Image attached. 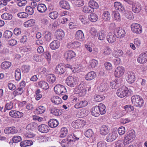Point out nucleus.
<instances>
[{
    "label": "nucleus",
    "instance_id": "nucleus-45",
    "mask_svg": "<svg viewBox=\"0 0 147 147\" xmlns=\"http://www.w3.org/2000/svg\"><path fill=\"white\" fill-rule=\"evenodd\" d=\"M13 16L11 14L5 13L1 15V18L3 20H9L12 18Z\"/></svg>",
    "mask_w": 147,
    "mask_h": 147
},
{
    "label": "nucleus",
    "instance_id": "nucleus-44",
    "mask_svg": "<svg viewBox=\"0 0 147 147\" xmlns=\"http://www.w3.org/2000/svg\"><path fill=\"white\" fill-rule=\"evenodd\" d=\"M124 14L126 18L128 19L131 20L134 18L132 12L129 10H126Z\"/></svg>",
    "mask_w": 147,
    "mask_h": 147
},
{
    "label": "nucleus",
    "instance_id": "nucleus-56",
    "mask_svg": "<svg viewBox=\"0 0 147 147\" xmlns=\"http://www.w3.org/2000/svg\"><path fill=\"white\" fill-rule=\"evenodd\" d=\"M15 77L17 81H19L21 78L20 70L19 69H16L15 72Z\"/></svg>",
    "mask_w": 147,
    "mask_h": 147
},
{
    "label": "nucleus",
    "instance_id": "nucleus-5",
    "mask_svg": "<svg viewBox=\"0 0 147 147\" xmlns=\"http://www.w3.org/2000/svg\"><path fill=\"white\" fill-rule=\"evenodd\" d=\"M55 92L59 95H64L67 92V90L65 87L60 84L56 86L54 88Z\"/></svg>",
    "mask_w": 147,
    "mask_h": 147
},
{
    "label": "nucleus",
    "instance_id": "nucleus-27",
    "mask_svg": "<svg viewBox=\"0 0 147 147\" xmlns=\"http://www.w3.org/2000/svg\"><path fill=\"white\" fill-rule=\"evenodd\" d=\"M109 129L107 126L102 125L100 128V133L102 135H105L109 132Z\"/></svg>",
    "mask_w": 147,
    "mask_h": 147
},
{
    "label": "nucleus",
    "instance_id": "nucleus-53",
    "mask_svg": "<svg viewBox=\"0 0 147 147\" xmlns=\"http://www.w3.org/2000/svg\"><path fill=\"white\" fill-rule=\"evenodd\" d=\"M126 144L123 140H119L116 141L115 144V147H124Z\"/></svg>",
    "mask_w": 147,
    "mask_h": 147
},
{
    "label": "nucleus",
    "instance_id": "nucleus-38",
    "mask_svg": "<svg viewBox=\"0 0 147 147\" xmlns=\"http://www.w3.org/2000/svg\"><path fill=\"white\" fill-rule=\"evenodd\" d=\"M59 4L61 7L63 8L68 9L70 8V6L69 3L65 1H61L59 2Z\"/></svg>",
    "mask_w": 147,
    "mask_h": 147
},
{
    "label": "nucleus",
    "instance_id": "nucleus-51",
    "mask_svg": "<svg viewBox=\"0 0 147 147\" xmlns=\"http://www.w3.org/2000/svg\"><path fill=\"white\" fill-rule=\"evenodd\" d=\"M88 5L90 7L92 8L93 9L94 8H98V5L97 3L93 0H90L89 2Z\"/></svg>",
    "mask_w": 147,
    "mask_h": 147
},
{
    "label": "nucleus",
    "instance_id": "nucleus-31",
    "mask_svg": "<svg viewBox=\"0 0 147 147\" xmlns=\"http://www.w3.org/2000/svg\"><path fill=\"white\" fill-rule=\"evenodd\" d=\"M48 125L51 127L54 128L57 127L59 125L58 121L55 119H50L48 123Z\"/></svg>",
    "mask_w": 147,
    "mask_h": 147
},
{
    "label": "nucleus",
    "instance_id": "nucleus-9",
    "mask_svg": "<svg viewBox=\"0 0 147 147\" xmlns=\"http://www.w3.org/2000/svg\"><path fill=\"white\" fill-rule=\"evenodd\" d=\"M76 56V53L72 50H70L66 51L65 53V57L69 61H71L75 58Z\"/></svg>",
    "mask_w": 147,
    "mask_h": 147
},
{
    "label": "nucleus",
    "instance_id": "nucleus-37",
    "mask_svg": "<svg viewBox=\"0 0 147 147\" xmlns=\"http://www.w3.org/2000/svg\"><path fill=\"white\" fill-rule=\"evenodd\" d=\"M111 16L109 12L107 11H104L102 15V18L104 21H108L110 20Z\"/></svg>",
    "mask_w": 147,
    "mask_h": 147
},
{
    "label": "nucleus",
    "instance_id": "nucleus-22",
    "mask_svg": "<svg viewBox=\"0 0 147 147\" xmlns=\"http://www.w3.org/2000/svg\"><path fill=\"white\" fill-rule=\"evenodd\" d=\"M98 106H95L92 107L91 109V112L92 115L96 117H98L100 114Z\"/></svg>",
    "mask_w": 147,
    "mask_h": 147
},
{
    "label": "nucleus",
    "instance_id": "nucleus-23",
    "mask_svg": "<svg viewBox=\"0 0 147 147\" xmlns=\"http://www.w3.org/2000/svg\"><path fill=\"white\" fill-rule=\"evenodd\" d=\"M75 36L76 40L80 41L83 40L84 38V33L81 30H78L76 32Z\"/></svg>",
    "mask_w": 147,
    "mask_h": 147
},
{
    "label": "nucleus",
    "instance_id": "nucleus-32",
    "mask_svg": "<svg viewBox=\"0 0 147 147\" xmlns=\"http://www.w3.org/2000/svg\"><path fill=\"white\" fill-rule=\"evenodd\" d=\"M51 102L56 105H58L62 102L61 98L57 96H53L51 98Z\"/></svg>",
    "mask_w": 147,
    "mask_h": 147
},
{
    "label": "nucleus",
    "instance_id": "nucleus-15",
    "mask_svg": "<svg viewBox=\"0 0 147 147\" xmlns=\"http://www.w3.org/2000/svg\"><path fill=\"white\" fill-rule=\"evenodd\" d=\"M116 37L114 32L113 33L110 32L107 36V39L109 43H112L116 41Z\"/></svg>",
    "mask_w": 147,
    "mask_h": 147
},
{
    "label": "nucleus",
    "instance_id": "nucleus-35",
    "mask_svg": "<svg viewBox=\"0 0 147 147\" xmlns=\"http://www.w3.org/2000/svg\"><path fill=\"white\" fill-rule=\"evenodd\" d=\"M56 78L53 74H50L47 76V81L50 84L54 83L56 81Z\"/></svg>",
    "mask_w": 147,
    "mask_h": 147
},
{
    "label": "nucleus",
    "instance_id": "nucleus-10",
    "mask_svg": "<svg viewBox=\"0 0 147 147\" xmlns=\"http://www.w3.org/2000/svg\"><path fill=\"white\" fill-rule=\"evenodd\" d=\"M126 80L129 83H132L135 81L136 76L134 73L132 71H129L127 73Z\"/></svg>",
    "mask_w": 147,
    "mask_h": 147
},
{
    "label": "nucleus",
    "instance_id": "nucleus-2",
    "mask_svg": "<svg viewBox=\"0 0 147 147\" xmlns=\"http://www.w3.org/2000/svg\"><path fill=\"white\" fill-rule=\"evenodd\" d=\"M131 100L133 105L138 107H141L144 104L143 99L141 96L137 95L132 96L131 97Z\"/></svg>",
    "mask_w": 147,
    "mask_h": 147
},
{
    "label": "nucleus",
    "instance_id": "nucleus-16",
    "mask_svg": "<svg viewBox=\"0 0 147 147\" xmlns=\"http://www.w3.org/2000/svg\"><path fill=\"white\" fill-rule=\"evenodd\" d=\"M55 71L56 74H62L65 71V67L61 64H59L56 66Z\"/></svg>",
    "mask_w": 147,
    "mask_h": 147
},
{
    "label": "nucleus",
    "instance_id": "nucleus-6",
    "mask_svg": "<svg viewBox=\"0 0 147 147\" xmlns=\"http://www.w3.org/2000/svg\"><path fill=\"white\" fill-rule=\"evenodd\" d=\"M116 36L119 38H124L126 34L125 30L124 29L120 28H117L114 30Z\"/></svg>",
    "mask_w": 147,
    "mask_h": 147
},
{
    "label": "nucleus",
    "instance_id": "nucleus-52",
    "mask_svg": "<svg viewBox=\"0 0 147 147\" xmlns=\"http://www.w3.org/2000/svg\"><path fill=\"white\" fill-rule=\"evenodd\" d=\"M88 111L85 109H82L81 111L78 112L79 117L82 118L87 116L88 113Z\"/></svg>",
    "mask_w": 147,
    "mask_h": 147
},
{
    "label": "nucleus",
    "instance_id": "nucleus-57",
    "mask_svg": "<svg viewBox=\"0 0 147 147\" xmlns=\"http://www.w3.org/2000/svg\"><path fill=\"white\" fill-rule=\"evenodd\" d=\"M112 52L111 49L108 47H106L103 50L102 54L105 56L108 55L110 54Z\"/></svg>",
    "mask_w": 147,
    "mask_h": 147
},
{
    "label": "nucleus",
    "instance_id": "nucleus-61",
    "mask_svg": "<svg viewBox=\"0 0 147 147\" xmlns=\"http://www.w3.org/2000/svg\"><path fill=\"white\" fill-rule=\"evenodd\" d=\"M24 91V90L19 87L13 92V94L15 96L21 95L23 92Z\"/></svg>",
    "mask_w": 147,
    "mask_h": 147
},
{
    "label": "nucleus",
    "instance_id": "nucleus-21",
    "mask_svg": "<svg viewBox=\"0 0 147 147\" xmlns=\"http://www.w3.org/2000/svg\"><path fill=\"white\" fill-rule=\"evenodd\" d=\"M96 74L94 71H91L88 73L85 76V79L88 81L91 80L96 77Z\"/></svg>",
    "mask_w": 147,
    "mask_h": 147
},
{
    "label": "nucleus",
    "instance_id": "nucleus-54",
    "mask_svg": "<svg viewBox=\"0 0 147 147\" xmlns=\"http://www.w3.org/2000/svg\"><path fill=\"white\" fill-rule=\"evenodd\" d=\"M88 18L89 20L91 22H95L97 21L98 18V16L96 14L92 13L88 16Z\"/></svg>",
    "mask_w": 147,
    "mask_h": 147
},
{
    "label": "nucleus",
    "instance_id": "nucleus-59",
    "mask_svg": "<svg viewBox=\"0 0 147 147\" xmlns=\"http://www.w3.org/2000/svg\"><path fill=\"white\" fill-rule=\"evenodd\" d=\"M82 11L85 13H91L93 11V9L89 6H85L82 9Z\"/></svg>",
    "mask_w": 147,
    "mask_h": 147
},
{
    "label": "nucleus",
    "instance_id": "nucleus-40",
    "mask_svg": "<svg viewBox=\"0 0 147 147\" xmlns=\"http://www.w3.org/2000/svg\"><path fill=\"white\" fill-rule=\"evenodd\" d=\"M38 11L40 13H44L47 9L46 5L44 4H38L37 6Z\"/></svg>",
    "mask_w": 147,
    "mask_h": 147
},
{
    "label": "nucleus",
    "instance_id": "nucleus-48",
    "mask_svg": "<svg viewBox=\"0 0 147 147\" xmlns=\"http://www.w3.org/2000/svg\"><path fill=\"white\" fill-rule=\"evenodd\" d=\"M11 63L8 61H5L2 63L1 65V68L4 69L9 68L11 66Z\"/></svg>",
    "mask_w": 147,
    "mask_h": 147
},
{
    "label": "nucleus",
    "instance_id": "nucleus-13",
    "mask_svg": "<svg viewBox=\"0 0 147 147\" xmlns=\"http://www.w3.org/2000/svg\"><path fill=\"white\" fill-rule=\"evenodd\" d=\"M125 72L124 67L122 66L117 67L115 69L114 74L115 77L119 78Z\"/></svg>",
    "mask_w": 147,
    "mask_h": 147
},
{
    "label": "nucleus",
    "instance_id": "nucleus-33",
    "mask_svg": "<svg viewBox=\"0 0 147 147\" xmlns=\"http://www.w3.org/2000/svg\"><path fill=\"white\" fill-rule=\"evenodd\" d=\"M106 36V32L103 30H101L99 31L97 34L98 39L100 40H104Z\"/></svg>",
    "mask_w": 147,
    "mask_h": 147
},
{
    "label": "nucleus",
    "instance_id": "nucleus-8",
    "mask_svg": "<svg viewBox=\"0 0 147 147\" xmlns=\"http://www.w3.org/2000/svg\"><path fill=\"white\" fill-rule=\"evenodd\" d=\"M131 27L132 31L134 33L137 34H139L142 32V26L138 24H132L131 25Z\"/></svg>",
    "mask_w": 147,
    "mask_h": 147
},
{
    "label": "nucleus",
    "instance_id": "nucleus-7",
    "mask_svg": "<svg viewBox=\"0 0 147 147\" xmlns=\"http://www.w3.org/2000/svg\"><path fill=\"white\" fill-rule=\"evenodd\" d=\"M86 124V121L82 119H78L73 122L71 125L74 128L78 129L83 127Z\"/></svg>",
    "mask_w": 147,
    "mask_h": 147
},
{
    "label": "nucleus",
    "instance_id": "nucleus-42",
    "mask_svg": "<svg viewBox=\"0 0 147 147\" xmlns=\"http://www.w3.org/2000/svg\"><path fill=\"white\" fill-rule=\"evenodd\" d=\"M50 111L51 114L56 116L60 115L62 114L61 110L59 109H51Z\"/></svg>",
    "mask_w": 147,
    "mask_h": 147
},
{
    "label": "nucleus",
    "instance_id": "nucleus-12",
    "mask_svg": "<svg viewBox=\"0 0 147 147\" xmlns=\"http://www.w3.org/2000/svg\"><path fill=\"white\" fill-rule=\"evenodd\" d=\"M138 62L140 63H144L147 61V52L141 53L137 59Z\"/></svg>",
    "mask_w": 147,
    "mask_h": 147
},
{
    "label": "nucleus",
    "instance_id": "nucleus-47",
    "mask_svg": "<svg viewBox=\"0 0 147 147\" xmlns=\"http://www.w3.org/2000/svg\"><path fill=\"white\" fill-rule=\"evenodd\" d=\"M105 97L102 95L96 94L94 96L93 100L96 102H100L103 100Z\"/></svg>",
    "mask_w": 147,
    "mask_h": 147
},
{
    "label": "nucleus",
    "instance_id": "nucleus-14",
    "mask_svg": "<svg viewBox=\"0 0 147 147\" xmlns=\"http://www.w3.org/2000/svg\"><path fill=\"white\" fill-rule=\"evenodd\" d=\"M118 136V134L115 131L110 133L106 137V140L109 142H112L117 138Z\"/></svg>",
    "mask_w": 147,
    "mask_h": 147
},
{
    "label": "nucleus",
    "instance_id": "nucleus-4",
    "mask_svg": "<svg viewBox=\"0 0 147 147\" xmlns=\"http://www.w3.org/2000/svg\"><path fill=\"white\" fill-rule=\"evenodd\" d=\"M136 137L135 132L134 130H131L128 134L125 136V143L126 144H128L132 142Z\"/></svg>",
    "mask_w": 147,
    "mask_h": 147
},
{
    "label": "nucleus",
    "instance_id": "nucleus-26",
    "mask_svg": "<svg viewBox=\"0 0 147 147\" xmlns=\"http://www.w3.org/2000/svg\"><path fill=\"white\" fill-rule=\"evenodd\" d=\"M125 111L124 110H119L117 111L113 115V118L115 119L122 117L125 114Z\"/></svg>",
    "mask_w": 147,
    "mask_h": 147
},
{
    "label": "nucleus",
    "instance_id": "nucleus-63",
    "mask_svg": "<svg viewBox=\"0 0 147 147\" xmlns=\"http://www.w3.org/2000/svg\"><path fill=\"white\" fill-rule=\"evenodd\" d=\"M123 54L122 51L120 49H117L115 51V53L113 54V56L115 57L122 56Z\"/></svg>",
    "mask_w": 147,
    "mask_h": 147
},
{
    "label": "nucleus",
    "instance_id": "nucleus-64",
    "mask_svg": "<svg viewBox=\"0 0 147 147\" xmlns=\"http://www.w3.org/2000/svg\"><path fill=\"white\" fill-rule=\"evenodd\" d=\"M12 34L13 33L11 31L9 30H6L3 36L6 38H9L12 36Z\"/></svg>",
    "mask_w": 147,
    "mask_h": 147
},
{
    "label": "nucleus",
    "instance_id": "nucleus-50",
    "mask_svg": "<svg viewBox=\"0 0 147 147\" xmlns=\"http://www.w3.org/2000/svg\"><path fill=\"white\" fill-rule=\"evenodd\" d=\"M98 107L100 114L102 115L104 114L106 112V107L105 105L102 103H100L99 104Z\"/></svg>",
    "mask_w": 147,
    "mask_h": 147
},
{
    "label": "nucleus",
    "instance_id": "nucleus-58",
    "mask_svg": "<svg viewBox=\"0 0 147 147\" xmlns=\"http://www.w3.org/2000/svg\"><path fill=\"white\" fill-rule=\"evenodd\" d=\"M58 13L57 11L51 12L49 14V17L52 19H55L57 18Z\"/></svg>",
    "mask_w": 147,
    "mask_h": 147
},
{
    "label": "nucleus",
    "instance_id": "nucleus-28",
    "mask_svg": "<svg viewBox=\"0 0 147 147\" xmlns=\"http://www.w3.org/2000/svg\"><path fill=\"white\" fill-rule=\"evenodd\" d=\"M56 38L59 40H62L64 38L65 33L64 31L61 30H59L57 31L56 32Z\"/></svg>",
    "mask_w": 147,
    "mask_h": 147
},
{
    "label": "nucleus",
    "instance_id": "nucleus-36",
    "mask_svg": "<svg viewBox=\"0 0 147 147\" xmlns=\"http://www.w3.org/2000/svg\"><path fill=\"white\" fill-rule=\"evenodd\" d=\"M83 68V66L80 64H77L74 65L73 67L72 71L74 73L80 72Z\"/></svg>",
    "mask_w": 147,
    "mask_h": 147
},
{
    "label": "nucleus",
    "instance_id": "nucleus-25",
    "mask_svg": "<svg viewBox=\"0 0 147 147\" xmlns=\"http://www.w3.org/2000/svg\"><path fill=\"white\" fill-rule=\"evenodd\" d=\"M60 46V43L57 40H54L50 44V47L52 50H56L59 48Z\"/></svg>",
    "mask_w": 147,
    "mask_h": 147
},
{
    "label": "nucleus",
    "instance_id": "nucleus-24",
    "mask_svg": "<svg viewBox=\"0 0 147 147\" xmlns=\"http://www.w3.org/2000/svg\"><path fill=\"white\" fill-rule=\"evenodd\" d=\"M4 132L5 134H14L17 133L18 130L16 129L15 127H11L5 128L4 130Z\"/></svg>",
    "mask_w": 147,
    "mask_h": 147
},
{
    "label": "nucleus",
    "instance_id": "nucleus-20",
    "mask_svg": "<svg viewBox=\"0 0 147 147\" xmlns=\"http://www.w3.org/2000/svg\"><path fill=\"white\" fill-rule=\"evenodd\" d=\"M85 135L88 138L90 137L93 140V142H94L96 140V137L93 136V133L91 129L87 130L84 133Z\"/></svg>",
    "mask_w": 147,
    "mask_h": 147
},
{
    "label": "nucleus",
    "instance_id": "nucleus-43",
    "mask_svg": "<svg viewBox=\"0 0 147 147\" xmlns=\"http://www.w3.org/2000/svg\"><path fill=\"white\" fill-rule=\"evenodd\" d=\"M39 86L43 89L47 90L49 88L48 84L46 82L40 81L38 83Z\"/></svg>",
    "mask_w": 147,
    "mask_h": 147
},
{
    "label": "nucleus",
    "instance_id": "nucleus-39",
    "mask_svg": "<svg viewBox=\"0 0 147 147\" xmlns=\"http://www.w3.org/2000/svg\"><path fill=\"white\" fill-rule=\"evenodd\" d=\"M35 23V21L33 19H30L24 22V26L28 28L33 26Z\"/></svg>",
    "mask_w": 147,
    "mask_h": 147
},
{
    "label": "nucleus",
    "instance_id": "nucleus-29",
    "mask_svg": "<svg viewBox=\"0 0 147 147\" xmlns=\"http://www.w3.org/2000/svg\"><path fill=\"white\" fill-rule=\"evenodd\" d=\"M132 5V10L134 13H138L141 10V7L139 3H134Z\"/></svg>",
    "mask_w": 147,
    "mask_h": 147
},
{
    "label": "nucleus",
    "instance_id": "nucleus-17",
    "mask_svg": "<svg viewBox=\"0 0 147 147\" xmlns=\"http://www.w3.org/2000/svg\"><path fill=\"white\" fill-rule=\"evenodd\" d=\"M9 115L14 118H21L24 115L23 113L16 111L11 110L9 113Z\"/></svg>",
    "mask_w": 147,
    "mask_h": 147
},
{
    "label": "nucleus",
    "instance_id": "nucleus-34",
    "mask_svg": "<svg viewBox=\"0 0 147 147\" xmlns=\"http://www.w3.org/2000/svg\"><path fill=\"white\" fill-rule=\"evenodd\" d=\"M108 84L106 83H102L98 86V90L100 92L105 91L108 89Z\"/></svg>",
    "mask_w": 147,
    "mask_h": 147
},
{
    "label": "nucleus",
    "instance_id": "nucleus-1",
    "mask_svg": "<svg viewBox=\"0 0 147 147\" xmlns=\"http://www.w3.org/2000/svg\"><path fill=\"white\" fill-rule=\"evenodd\" d=\"M132 92L126 86H123L117 90L116 94L118 97L122 98L127 96L129 93L131 94Z\"/></svg>",
    "mask_w": 147,
    "mask_h": 147
},
{
    "label": "nucleus",
    "instance_id": "nucleus-30",
    "mask_svg": "<svg viewBox=\"0 0 147 147\" xmlns=\"http://www.w3.org/2000/svg\"><path fill=\"white\" fill-rule=\"evenodd\" d=\"M80 46V43L78 41H72L69 43L67 45L68 48L72 49L76 48Z\"/></svg>",
    "mask_w": 147,
    "mask_h": 147
},
{
    "label": "nucleus",
    "instance_id": "nucleus-60",
    "mask_svg": "<svg viewBox=\"0 0 147 147\" xmlns=\"http://www.w3.org/2000/svg\"><path fill=\"white\" fill-rule=\"evenodd\" d=\"M112 15L114 20L117 21H119L120 20V15L118 12L114 11Z\"/></svg>",
    "mask_w": 147,
    "mask_h": 147
},
{
    "label": "nucleus",
    "instance_id": "nucleus-62",
    "mask_svg": "<svg viewBox=\"0 0 147 147\" xmlns=\"http://www.w3.org/2000/svg\"><path fill=\"white\" fill-rule=\"evenodd\" d=\"M26 13H27L28 15H32L34 13V10L32 7L30 6H27L26 7L25 9Z\"/></svg>",
    "mask_w": 147,
    "mask_h": 147
},
{
    "label": "nucleus",
    "instance_id": "nucleus-19",
    "mask_svg": "<svg viewBox=\"0 0 147 147\" xmlns=\"http://www.w3.org/2000/svg\"><path fill=\"white\" fill-rule=\"evenodd\" d=\"M88 104V102L87 101L82 100L77 102L75 105L74 107L76 109H78L86 107Z\"/></svg>",
    "mask_w": 147,
    "mask_h": 147
},
{
    "label": "nucleus",
    "instance_id": "nucleus-18",
    "mask_svg": "<svg viewBox=\"0 0 147 147\" xmlns=\"http://www.w3.org/2000/svg\"><path fill=\"white\" fill-rule=\"evenodd\" d=\"M38 131L43 133H47L49 130V126L45 124H41L39 125L38 127Z\"/></svg>",
    "mask_w": 147,
    "mask_h": 147
},
{
    "label": "nucleus",
    "instance_id": "nucleus-41",
    "mask_svg": "<svg viewBox=\"0 0 147 147\" xmlns=\"http://www.w3.org/2000/svg\"><path fill=\"white\" fill-rule=\"evenodd\" d=\"M110 86L112 89H116L118 88L120 85V81L117 80L115 81H113L110 83Z\"/></svg>",
    "mask_w": 147,
    "mask_h": 147
},
{
    "label": "nucleus",
    "instance_id": "nucleus-11",
    "mask_svg": "<svg viewBox=\"0 0 147 147\" xmlns=\"http://www.w3.org/2000/svg\"><path fill=\"white\" fill-rule=\"evenodd\" d=\"M76 80L75 78L72 76H69L66 80V83L69 86L74 87L76 84Z\"/></svg>",
    "mask_w": 147,
    "mask_h": 147
},
{
    "label": "nucleus",
    "instance_id": "nucleus-46",
    "mask_svg": "<svg viewBox=\"0 0 147 147\" xmlns=\"http://www.w3.org/2000/svg\"><path fill=\"white\" fill-rule=\"evenodd\" d=\"M37 127V123H31L27 125L26 127V129L28 130H33L36 129Z\"/></svg>",
    "mask_w": 147,
    "mask_h": 147
},
{
    "label": "nucleus",
    "instance_id": "nucleus-55",
    "mask_svg": "<svg viewBox=\"0 0 147 147\" xmlns=\"http://www.w3.org/2000/svg\"><path fill=\"white\" fill-rule=\"evenodd\" d=\"M67 132L68 130L65 127L62 128L60 132V137L61 138L65 137L67 134Z\"/></svg>",
    "mask_w": 147,
    "mask_h": 147
},
{
    "label": "nucleus",
    "instance_id": "nucleus-3",
    "mask_svg": "<svg viewBox=\"0 0 147 147\" xmlns=\"http://www.w3.org/2000/svg\"><path fill=\"white\" fill-rule=\"evenodd\" d=\"M86 92V86L83 84H81L74 89V93L78 94L80 97L84 96Z\"/></svg>",
    "mask_w": 147,
    "mask_h": 147
},
{
    "label": "nucleus",
    "instance_id": "nucleus-49",
    "mask_svg": "<svg viewBox=\"0 0 147 147\" xmlns=\"http://www.w3.org/2000/svg\"><path fill=\"white\" fill-rule=\"evenodd\" d=\"M46 109L43 106H40L36 109V111L38 114H41L44 113L46 111Z\"/></svg>",
    "mask_w": 147,
    "mask_h": 147
}]
</instances>
